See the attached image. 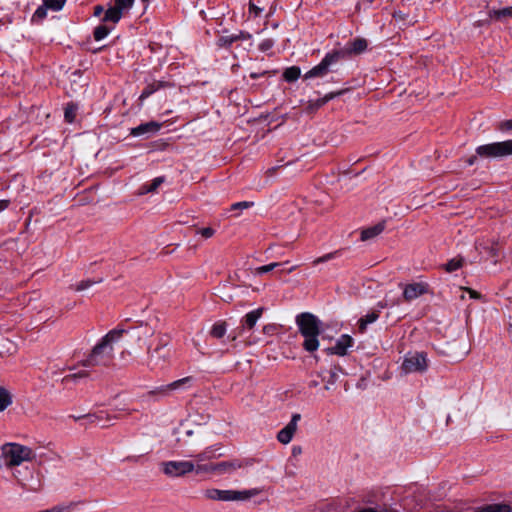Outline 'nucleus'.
I'll return each instance as SVG.
<instances>
[{
	"label": "nucleus",
	"mask_w": 512,
	"mask_h": 512,
	"mask_svg": "<svg viewBox=\"0 0 512 512\" xmlns=\"http://www.w3.org/2000/svg\"><path fill=\"white\" fill-rule=\"evenodd\" d=\"M281 265H282V263L274 262V263H270V264H267V265H263V266L257 267L255 269V274L262 275L264 273H268V272L274 270L276 267H279Z\"/></svg>",
	"instance_id": "obj_34"
},
{
	"label": "nucleus",
	"mask_w": 512,
	"mask_h": 512,
	"mask_svg": "<svg viewBox=\"0 0 512 512\" xmlns=\"http://www.w3.org/2000/svg\"><path fill=\"white\" fill-rule=\"evenodd\" d=\"M346 91H347L346 89H342V90H339V91L330 92V94L333 95V99H334L336 97H339V96L343 95Z\"/></svg>",
	"instance_id": "obj_54"
},
{
	"label": "nucleus",
	"mask_w": 512,
	"mask_h": 512,
	"mask_svg": "<svg viewBox=\"0 0 512 512\" xmlns=\"http://www.w3.org/2000/svg\"><path fill=\"white\" fill-rule=\"evenodd\" d=\"M165 182L164 176L154 178L150 183L143 184L139 189V194L144 195L147 193H154Z\"/></svg>",
	"instance_id": "obj_19"
},
{
	"label": "nucleus",
	"mask_w": 512,
	"mask_h": 512,
	"mask_svg": "<svg viewBox=\"0 0 512 512\" xmlns=\"http://www.w3.org/2000/svg\"><path fill=\"white\" fill-rule=\"evenodd\" d=\"M259 493L260 491L256 488L244 491L220 490L213 488L206 490L205 496L208 499L218 501H241L254 497Z\"/></svg>",
	"instance_id": "obj_6"
},
{
	"label": "nucleus",
	"mask_w": 512,
	"mask_h": 512,
	"mask_svg": "<svg viewBox=\"0 0 512 512\" xmlns=\"http://www.w3.org/2000/svg\"><path fill=\"white\" fill-rule=\"evenodd\" d=\"M134 0H114V6L122 13L132 8Z\"/></svg>",
	"instance_id": "obj_33"
},
{
	"label": "nucleus",
	"mask_w": 512,
	"mask_h": 512,
	"mask_svg": "<svg viewBox=\"0 0 512 512\" xmlns=\"http://www.w3.org/2000/svg\"><path fill=\"white\" fill-rule=\"evenodd\" d=\"M296 268H297V266H292V267H290L286 272H287V273H291V272H293Z\"/></svg>",
	"instance_id": "obj_59"
},
{
	"label": "nucleus",
	"mask_w": 512,
	"mask_h": 512,
	"mask_svg": "<svg viewBox=\"0 0 512 512\" xmlns=\"http://www.w3.org/2000/svg\"><path fill=\"white\" fill-rule=\"evenodd\" d=\"M197 234H200L205 239H208L214 236L215 230L211 227L200 228L197 230Z\"/></svg>",
	"instance_id": "obj_42"
},
{
	"label": "nucleus",
	"mask_w": 512,
	"mask_h": 512,
	"mask_svg": "<svg viewBox=\"0 0 512 512\" xmlns=\"http://www.w3.org/2000/svg\"><path fill=\"white\" fill-rule=\"evenodd\" d=\"M489 17L495 20H503L506 18H512V6L505 7L499 10H490Z\"/></svg>",
	"instance_id": "obj_20"
},
{
	"label": "nucleus",
	"mask_w": 512,
	"mask_h": 512,
	"mask_svg": "<svg viewBox=\"0 0 512 512\" xmlns=\"http://www.w3.org/2000/svg\"><path fill=\"white\" fill-rule=\"evenodd\" d=\"M301 75V70L298 66H291L285 69L283 72V78L287 82L296 81Z\"/></svg>",
	"instance_id": "obj_24"
},
{
	"label": "nucleus",
	"mask_w": 512,
	"mask_h": 512,
	"mask_svg": "<svg viewBox=\"0 0 512 512\" xmlns=\"http://www.w3.org/2000/svg\"><path fill=\"white\" fill-rule=\"evenodd\" d=\"M276 330H277V328H276V325H274V324H268L263 327V332H264V334H267V335L275 334Z\"/></svg>",
	"instance_id": "obj_47"
},
{
	"label": "nucleus",
	"mask_w": 512,
	"mask_h": 512,
	"mask_svg": "<svg viewBox=\"0 0 512 512\" xmlns=\"http://www.w3.org/2000/svg\"><path fill=\"white\" fill-rule=\"evenodd\" d=\"M333 99V95H331L330 93L326 94L323 98L317 100V103L316 105L317 106H322L324 104H326L328 101L332 100Z\"/></svg>",
	"instance_id": "obj_48"
},
{
	"label": "nucleus",
	"mask_w": 512,
	"mask_h": 512,
	"mask_svg": "<svg viewBox=\"0 0 512 512\" xmlns=\"http://www.w3.org/2000/svg\"><path fill=\"white\" fill-rule=\"evenodd\" d=\"M172 84L167 81L155 80L151 83H148L146 87L143 89L139 96V100L143 101L146 98L150 97L152 94L157 92L160 89L171 87Z\"/></svg>",
	"instance_id": "obj_16"
},
{
	"label": "nucleus",
	"mask_w": 512,
	"mask_h": 512,
	"mask_svg": "<svg viewBox=\"0 0 512 512\" xmlns=\"http://www.w3.org/2000/svg\"><path fill=\"white\" fill-rule=\"evenodd\" d=\"M368 43L367 40L364 38H355L352 41H350L346 47L342 50L343 52V58L350 55H358L363 53L367 49Z\"/></svg>",
	"instance_id": "obj_14"
},
{
	"label": "nucleus",
	"mask_w": 512,
	"mask_h": 512,
	"mask_svg": "<svg viewBox=\"0 0 512 512\" xmlns=\"http://www.w3.org/2000/svg\"><path fill=\"white\" fill-rule=\"evenodd\" d=\"M264 8L258 6L254 0L249 1V13L252 14L254 17H258Z\"/></svg>",
	"instance_id": "obj_39"
},
{
	"label": "nucleus",
	"mask_w": 512,
	"mask_h": 512,
	"mask_svg": "<svg viewBox=\"0 0 512 512\" xmlns=\"http://www.w3.org/2000/svg\"><path fill=\"white\" fill-rule=\"evenodd\" d=\"M91 422H100L103 419V412L94 415H88Z\"/></svg>",
	"instance_id": "obj_49"
},
{
	"label": "nucleus",
	"mask_w": 512,
	"mask_h": 512,
	"mask_svg": "<svg viewBox=\"0 0 512 512\" xmlns=\"http://www.w3.org/2000/svg\"><path fill=\"white\" fill-rule=\"evenodd\" d=\"M501 130H511L512 129V120H506L500 125Z\"/></svg>",
	"instance_id": "obj_50"
},
{
	"label": "nucleus",
	"mask_w": 512,
	"mask_h": 512,
	"mask_svg": "<svg viewBox=\"0 0 512 512\" xmlns=\"http://www.w3.org/2000/svg\"><path fill=\"white\" fill-rule=\"evenodd\" d=\"M143 2H148L149 0H142Z\"/></svg>",
	"instance_id": "obj_62"
},
{
	"label": "nucleus",
	"mask_w": 512,
	"mask_h": 512,
	"mask_svg": "<svg viewBox=\"0 0 512 512\" xmlns=\"http://www.w3.org/2000/svg\"><path fill=\"white\" fill-rule=\"evenodd\" d=\"M226 331H227L226 323L224 321H218L213 324V326L210 330V335L214 338L220 339L226 334Z\"/></svg>",
	"instance_id": "obj_23"
},
{
	"label": "nucleus",
	"mask_w": 512,
	"mask_h": 512,
	"mask_svg": "<svg viewBox=\"0 0 512 512\" xmlns=\"http://www.w3.org/2000/svg\"><path fill=\"white\" fill-rule=\"evenodd\" d=\"M510 155H512V139L478 146L476 148V155L467 158L466 163L469 166L473 165L477 160V156L482 158H499Z\"/></svg>",
	"instance_id": "obj_5"
},
{
	"label": "nucleus",
	"mask_w": 512,
	"mask_h": 512,
	"mask_svg": "<svg viewBox=\"0 0 512 512\" xmlns=\"http://www.w3.org/2000/svg\"><path fill=\"white\" fill-rule=\"evenodd\" d=\"M88 376H89V372L87 370H81L77 373L66 375L64 377L63 381H65V382L76 381L77 379L86 378Z\"/></svg>",
	"instance_id": "obj_35"
},
{
	"label": "nucleus",
	"mask_w": 512,
	"mask_h": 512,
	"mask_svg": "<svg viewBox=\"0 0 512 512\" xmlns=\"http://www.w3.org/2000/svg\"><path fill=\"white\" fill-rule=\"evenodd\" d=\"M265 74H266V72H261V73H255V72H252V73H250V77H251L252 79H257V78H259L260 76H263V75H265Z\"/></svg>",
	"instance_id": "obj_57"
},
{
	"label": "nucleus",
	"mask_w": 512,
	"mask_h": 512,
	"mask_svg": "<svg viewBox=\"0 0 512 512\" xmlns=\"http://www.w3.org/2000/svg\"><path fill=\"white\" fill-rule=\"evenodd\" d=\"M237 41V37L234 34L222 35L217 40V45L223 48H229L234 42Z\"/></svg>",
	"instance_id": "obj_29"
},
{
	"label": "nucleus",
	"mask_w": 512,
	"mask_h": 512,
	"mask_svg": "<svg viewBox=\"0 0 512 512\" xmlns=\"http://www.w3.org/2000/svg\"><path fill=\"white\" fill-rule=\"evenodd\" d=\"M302 453V448L300 446H294L292 448V454L294 456L300 455Z\"/></svg>",
	"instance_id": "obj_53"
},
{
	"label": "nucleus",
	"mask_w": 512,
	"mask_h": 512,
	"mask_svg": "<svg viewBox=\"0 0 512 512\" xmlns=\"http://www.w3.org/2000/svg\"><path fill=\"white\" fill-rule=\"evenodd\" d=\"M369 3H373L375 0H367Z\"/></svg>",
	"instance_id": "obj_61"
},
{
	"label": "nucleus",
	"mask_w": 512,
	"mask_h": 512,
	"mask_svg": "<svg viewBox=\"0 0 512 512\" xmlns=\"http://www.w3.org/2000/svg\"><path fill=\"white\" fill-rule=\"evenodd\" d=\"M111 29L105 25H99L94 29L93 36L96 41H100L104 39L109 33Z\"/></svg>",
	"instance_id": "obj_30"
},
{
	"label": "nucleus",
	"mask_w": 512,
	"mask_h": 512,
	"mask_svg": "<svg viewBox=\"0 0 512 512\" xmlns=\"http://www.w3.org/2000/svg\"><path fill=\"white\" fill-rule=\"evenodd\" d=\"M11 345H12V348H13V349L11 350L10 348H8V349H7V351H8V352H10V353H14V352L16 351V347H15V345H14V344H12V343H11Z\"/></svg>",
	"instance_id": "obj_58"
},
{
	"label": "nucleus",
	"mask_w": 512,
	"mask_h": 512,
	"mask_svg": "<svg viewBox=\"0 0 512 512\" xmlns=\"http://www.w3.org/2000/svg\"><path fill=\"white\" fill-rule=\"evenodd\" d=\"M385 229V224L382 222V223H378L372 227H368L366 229H363L361 231V236H360V239L362 241H367V240H370L376 236H378L379 234H381Z\"/></svg>",
	"instance_id": "obj_17"
},
{
	"label": "nucleus",
	"mask_w": 512,
	"mask_h": 512,
	"mask_svg": "<svg viewBox=\"0 0 512 512\" xmlns=\"http://www.w3.org/2000/svg\"><path fill=\"white\" fill-rule=\"evenodd\" d=\"M235 35L237 37V41H240V40H251L252 39V35L249 32H246V31H238L237 33H235Z\"/></svg>",
	"instance_id": "obj_46"
},
{
	"label": "nucleus",
	"mask_w": 512,
	"mask_h": 512,
	"mask_svg": "<svg viewBox=\"0 0 512 512\" xmlns=\"http://www.w3.org/2000/svg\"><path fill=\"white\" fill-rule=\"evenodd\" d=\"M403 287V299L410 302L429 292V285L426 282H414L410 284H400Z\"/></svg>",
	"instance_id": "obj_11"
},
{
	"label": "nucleus",
	"mask_w": 512,
	"mask_h": 512,
	"mask_svg": "<svg viewBox=\"0 0 512 512\" xmlns=\"http://www.w3.org/2000/svg\"><path fill=\"white\" fill-rule=\"evenodd\" d=\"M300 419L301 415L299 413H294L292 415L290 422L277 434V440L280 443L288 444L291 442L295 432L297 431V424Z\"/></svg>",
	"instance_id": "obj_12"
},
{
	"label": "nucleus",
	"mask_w": 512,
	"mask_h": 512,
	"mask_svg": "<svg viewBox=\"0 0 512 512\" xmlns=\"http://www.w3.org/2000/svg\"><path fill=\"white\" fill-rule=\"evenodd\" d=\"M43 3L49 9H51L53 11H59L62 9L64 4L66 3V0H43Z\"/></svg>",
	"instance_id": "obj_32"
},
{
	"label": "nucleus",
	"mask_w": 512,
	"mask_h": 512,
	"mask_svg": "<svg viewBox=\"0 0 512 512\" xmlns=\"http://www.w3.org/2000/svg\"><path fill=\"white\" fill-rule=\"evenodd\" d=\"M274 44H275V41L273 39H264L259 44V50L262 52H267L273 48Z\"/></svg>",
	"instance_id": "obj_40"
},
{
	"label": "nucleus",
	"mask_w": 512,
	"mask_h": 512,
	"mask_svg": "<svg viewBox=\"0 0 512 512\" xmlns=\"http://www.w3.org/2000/svg\"><path fill=\"white\" fill-rule=\"evenodd\" d=\"M335 255H336V252L325 254V255L315 259L313 261V265H318L319 263L329 261V260L333 259L335 257Z\"/></svg>",
	"instance_id": "obj_44"
},
{
	"label": "nucleus",
	"mask_w": 512,
	"mask_h": 512,
	"mask_svg": "<svg viewBox=\"0 0 512 512\" xmlns=\"http://www.w3.org/2000/svg\"><path fill=\"white\" fill-rule=\"evenodd\" d=\"M341 371V368L338 366H335L334 368L330 369L329 371V378L325 380L323 377V380L326 382L324 385L325 390H330L331 386H333L338 379V373Z\"/></svg>",
	"instance_id": "obj_28"
},
{
	"label": "nucleus",
	"mask_w": 512,
	"mask_h": 512,
	"mask_svg": "<svg viewBox=\"0 0 512 512\" xmlns=\"http://www.w3.org/2000/svg\"><path fill=\"white\" fill-rule=\"evenodd\" d=\"M1 456L8 468L20 466L24 462H30L35 458L33 450L16 442H7L1 446Z\"/></svg>",
	"instance_id": "obj_3"
},
{
	"label": "nucleus",
	"mask_w": 512,
	"mask_h": 512,
	"mask_svg": "<svg viewBox=\"0 0 512 512\" xmlns=\"http://www.w3.org/2000/svg\"><path fill=\"white\" fill-rule=\"evenodd\" d=\"M10 204V201L9 200H0V212L4 211L5 209L8 208Z\"/></svg>",
	"instance_id": "obj_51"
},
{
	"label": "nucleus",
	"mask_w": 512,
	"mask_h": 512,
	"mask_svg": "<svg viewBox=\"0 0 512 512\" xmlns=\"http://www.w3.org/2000/svg\"><path fill=\"white\" fill-rule=\"evenodd\" d=\"M161 128V124L156 121H150L146 123H142L137 127H134L130 130V135L134 137L142 136L145 134H155Z\"/></svg>",
	"instance_id": "obj_15"
},
{
	"label": "nucleus",
	"mask_w": 512,
	"mask_h": 512,
	"mask_svg": "<svg viewBox=\"0 0 512 512\" xmlns=\"http://www.w3.org/2000/svg\"><path fill=\"white\" fill-rule=\"evenodd\" d=\"M346 91H347L346 89H342V90H339V91L330 92V94L333 95V99H334L336 97H339V96L343 95Z\"/></svg>",
	"instance_id": "obj_55"
},
{
	"label": "nucleus",
	"mask_w": 512,
	"mask_h": 512,
	"mask_svg": "<svg viewBox=\"0 0 512 512\" xmlns=\"http://www.w3.org/2000/svg\"><path fill=\"white\" fill-rule=\"evenodd\" d=\"M95 283H97L96 281H92V280H82L80 281L76 286H75V290L76 291H83L85 289H88L90 288L91 286H93Z\"/></svg>",
	"instance_id": "obj_41"
},
{
	"label": "nucleus",
	"mask_w": 512,
	"mask_h": 512,
	"mask_svg": "<svg viewBox=\"0 0 512 512\" xmlns=\"http://www.w3.org/2000/svg\"><path fill=\"white\" fill-rule=\"evenodd\" d=\"M195 464L192 461L181 460V461H166L161 463L162 472L171 478L185 476L193 472Z\"/></svg>",
	"instance_id": "obj_8"
},
{
	"label": "nucleus",
	"mask_w": 512,
	"mask_h": 512,
	"mask_svg": "<svg viewBox=\"0 0 512 512\" xmlns=\"http://www.w3.org/2000/svg\"><path fill=\"white\" fill-rule=\"evenodd\" d=\"M122 14L123 13L115 6L109 7L105 12L103 21L117 23L121 19Z\"/></svg>",
	"instance_id": "obj_22"
},
{
	"label": "nucleus",
	"mask_w": 512,
	"mask_h": 512,
	"mask_svg": "<svg viewBox=\"0 0 512 512\" xmlns=\"http://www.w3.org/2000/svg\"><path fill=\"white\" fill-rule=\"evenodd\" d=\"M48 7L43 3L42 6L38 7L33 15L34 18L44 19L46 17Z\"/></svg>",
	"instance_id": "obj_43"
},
{
	"label": "nucleus",
	"mask_w": 512,
	"mask_h": 512,
	"mask_svg": "<svg viewBox=\"0 0 512 512\" xmlns=\"http://www.w3.org/2000/svg\"><path fill=\"white\" fill-rule=\"evenodd\" d=\"M253 464L252 459H230L227 461H222L215 463L214 466V474L216 475H225L232 474L235 471L251 466Z\"/></svg>",
	"instance_id": "obj_10"
},
{
	"label": "nucleus",
	"mask_w": 512,
	"mask_h": 512,
	"mask_svg": "<svg viewBox=\"0 0 512 512\" xmlns=\"http://www.w3.org/2000/svg\"><path fill=\"white\" fill-rule=\"evenodd\" d=\"M192 380L191 377H184L182 379H179V380H176L170 384H167L165 386H163L161 389H160V392L162 393H166V392H169V391H172V390H176V389H179L181 388L184 384L186 383H189L190 381Z\"/></svg>",
	"instance_id": "obj_26"
},
{
	"label": "nucleus",
	"mask_w": 512,
	"mask_h": 512,
	"mask_svg": "<svg viewBox=\"0 0 512 512\" xmlns=\"http://www.w3.org/2000/svg\"><path fill=\"white\" fill-rule=\"evenodd\" d=\"M296 324L304 338L303 349L310 353L315 352L319 348L320 320L312 313L303 312L296 316Z\"/></svg>",
	"instance_id": "obj_2"
},
{
	"label": "nucleus",
	"mask_w": 512,
	"mask_h": 512,
	"mask_svg": "<svg viewBox=\"0 0 512 512\" xmlns=\"http://www.w3.org/2000/svg\"><path fill=\"white\" fill-rule=\"evenodd\" d=\"M12 404V395L4 387H0V412L4 411Z\"/></svg>",
	"instance_id": "obj_25"
},
{
	"label": "nucleus",
	"mask_w": 512,
	"mask_h": 512,
	"mask_svg": "<svg viewBox=\"0 0 512 512\" xmlns=\"http://www.w3.org/2000/svg\"><path fill=\"white\" fill-rule=\"evenodd\" d=\"M252 205H253L252 202L242 201V202L234 203L231 206V209L232 210H234V209H247V208H250Z\"/></svg>",
	"instance_id": "obj_45"
},
{
	"label": "nucleus",
	"mask_w": 512,
	"mask_h": 512,
	"mask_svg": "<svg viewBox=\"0 0 512 512\" xmlns=\"http://www.w3.org/2000/svg\"><path fill=\"white\" fill-rule=\"evenodd\" d=\"M378 318H379L378 312H371V313L366 314L364 317H362L359 320L360 331L363 332L366 329L368 324L375 322Z\"/></svg>",
	"instance_id": "obj_27"
},
{
	"label": "nucleus",
	"mask_w": 512,
	"mask_h": 512,
	"mask_svg": "<svg viewBox=\"0 0 512 512\" xmlns=\"http://www.w3.org/2000/svg\"><path fill=\"white\" fill-rule=\"evenodd\" d=\"M124 329H112L101 338L91 350L89 355L81 361V365L87 368L110 367L114 361L113 344L123 336Z\"/></svg>",
	"instance_id": "obj_1"
},
{
	"label": "nucleus",
	"mask_w": 512,
	"mask_h": 512,
	"mask_svg": "<svg viewBox=\"0 0 512 512\" xmlns=\"http://www.w3.org/2000/svg\"><path fill=\"white\" fill-rule=\"evenodd\" d=\"M341 59H343V52H329L318 65L307 71L303 78L307 80L315 77H324L331 70V66L339 62Z\"/></svg>",
	"instance_id": "obj_7"
},
{
	"label": "nucleus",
	"mask_w": 512,
	"mask_h": 512,
	"mask_svg": "<svg viewBox=\"0 0 512 512\" xmlns=\"http://www.w3.org/2000/svg\"><path fill=\"white\" fill-rule=\"evenodd\" d=\"M404 373L423 372L427 369V358L424 353L408 354L401 365Z\"/></svg>",
	"instance_id": "obj_9"
},
{
	"label": "nucleus",
	"mask_w": 512,
	"mask_h": 512,
	"mask_svg": "<svg viewBox=\"0 0 512 512\" xmlns=\"http://www.w3.org/2000/svg\"><path fill=\"white\" fill-rule=\"evenodd\" d=\"M476 512H511V507L507 504H490L479 507Z\"/></svg>",
	"instance_id": "obj_21"
},
{
	"label": "nucleus",
	"mask_w": 512,
	"mask_h": 512,
	"mask_svg": "<svg viewBox=\"0 0 512 512\" xmlns=\"http://www.w3.org/2000/svg\"><path fill=\"white\" fill-rule=\"evenodd\" d=\"M103 12V7L98 5V6H95L94 8V15L95 16H100L101 13Z\"/></svg>",
	"instance_id": "obj_56"
},
{
	"label": "nucleus",
	"mask_w": 512,
	"mask_h": 512,
	"mask_svg": "<svg viewBox=\"0 0 512 512\" xmlns=\"http://www.w3.org/2000/svg\"><path fill=\"white\" fill-rule=\"evenodd\" d=\"M170 337L166 334L157 335V345L154 349L147 350V366L151 369L165 368L171 358V350L168 348Z\"/></svg>",
	"instance_id": "obj_4"
},
{
	"label": "nucleus",
	"mask_w": 512,
	"mask_h": 512,
	"mask_svg": "<svg viewBox=\"0 0 512 512\" xmlns=\"http://www.w3.org/2000/svg\"><path fill=\"white\" fill-rule=\"evenodd\" d=\"M465 290L469 292L471 298L478 299L480 297V294L478 292L470 288H466Z\"/></svg>",
	"instance_id": "obj_52"
},
{
	"label": "nucleus",
	"mask_w": 512,
	"mask_h": 512,
	"mask_svg": "<svg viewBox=\"0 0 512 512\" xmlns=\"http://www.w3.org/2000/svg\"><path fill=\"white\" fill-rule=\"evenodd\" d=\"M65 120L72 123L76 117V107L74 105H67L64 112Z\"/></svg>",
	"instance_id": "obj_37"
},
{
	"label": "nucleus",
	"mask_w": 512,
	"mask_h": 512,
	"mask_svg": "<svg viewBox=\"0 0 512 512\" xmlns=\"http://www.w3.org/2000/svg\"><path fill=\"white\" fill-rule=\"evenodd\" d=\"M462 267V260L461 259H451L448 261L445 265V270L447 272H454Z\"/></svg>",
	"instance_id": "obj_36"
},
{
	"label": "nucleus",
	"mask_w": 512,
	"mask_h": 512,
	"mask_svg": "<svg viewBox=\"0 0 512 512\" xmlns=\"http://www.w3.org/2000/svg\"><path fill=\"white\" fill-rule=\"evenodd\" d=\"M214 466H215V463L197 464V465H195L194 471H196L197 473H202V472L214 473Z\"/></svg>",
	"instance_id": "obj_38"
},
{
	"label": "nucleus",
	"mask_w": 512,
	"mask_h": 512,
	"mask_svg": "<svg viewBox=\"0 0 512 512\" xmlns=\"http://www.w3.org/2000/svg\"><path fill=\"white\" fill-rule=\"evenodd\" d=\"M354 343L353 338L348 334L341 335L334 346L325 349L328 355L345 356L348 348L352 347Z\"/></svg>",
	"instance_id": "obj_13"
},
{
	"label": "nucleus",
	"mask_w": 512,
	"mask_h": 512,
	"mask_svg": "<svg viewBox=\"0 0 512 512\" xmlns=\"http://www.w3.org/2000/svg\"><path fill=\"white\" fill-rule=\"evenodd\" d=\"M310 387H316L318 386V382L317 381H312L310 384H309Z\"/></svg>",
	"instance_id": "obj_60"
},
{
	"label": "nucleus",
	"mask_w": 512,
	"mask_h": 512,
	"mask_svg": "<svg viewBox=\"0 0 512 512\" xmlns=\"http://www.w3.org/2000/svg\"><path fill=\"white\" fill-rule=\"evenodd\" d=\"M213 458H215V455H214V449L212 447L205 449L203 452H201L195 456V459L197 462H202V461L210 460Z\"/></svg>",
	"instance_id": "obj_31"
},
{
	"label": "nucleus",
	"mask_w": 512,
	"mask_h": 512,
	"mask_svg": "<svg viewBox=\"0 0 512 512\" xmlns=\"http://www.w3.org/2000/svg\"><path fill=\"white\" fill-rule=\"evenodd\" d=\"M263 310V308H257L247 313L242 320L243 326L252 329L262 316Z\"/></svg>",
	"instance_id": "obj_18"
}]
</instances>
